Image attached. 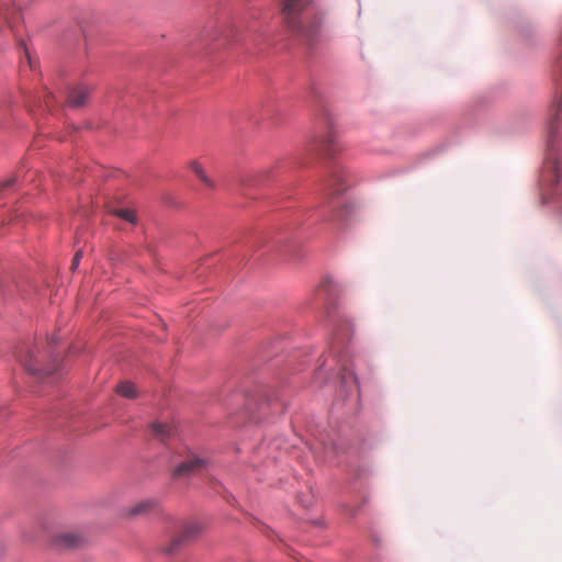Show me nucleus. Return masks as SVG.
<instances>
[{"label":"nucleus","mask_w":562,"mask_h":562,"mask_svg":"<svg viewBox=\"0 0 562 562\" xmlns=\"http://www.w3.org/2000/svg\"><path fill=\"white\" fill-rule=\"evenodd\" d=\"M288 26L301 35H308V23L314 18L312 0H283L282 9Z\"/></svg>","instance_id":"nucleus-1"},{"label":"nucleus","mask_w":562,"mask_h":562,"mask_svg":"<svg viewBox=\"0 0 562 562\" xmlns=\"http://www.w3.org/2000/svg\"><path fill=\"white\" fill-rule=\"evenodd\" d=\"M200 532V526L198 524L187 525L182 532L175 537L171 542L165 548L167 554L176 553L179 548L190 539L194 538Z\"/></svg>","instance_id":"nucleus-2"},{"label":"nucleus","mask_w":562,"mask_h":562,"mask_svg":"<svg viewBox=\"0 0 562 562\" xmlns=\"http://www.w3.org/2000/svg\"><path fill=\"white\" fill-rule=\"evenodd\" d=\"M551 116L548 123V130H549V144H552V138L558 130V124L562 120V91L560 95H555L552 109H551Z\"/></svg>","instance_id":"nucleus-3"},{"label":"nucleus","mask_w":562,"mask_h":562,"mask_svg":"<svg viewBox=\"0 0 562 562\" xmlns=\"http://www.w3.org/2000/svg\"><path fill=\"white\" fill-rule=\"evenodd\" d=\"M90 93L91 89L88 86H76L68 92L67 104L74 108L82 106L86 104Z\"/></svg>","instance_id":"nucleus-4"},{"label":"nucleus","mask_w":562,"mask_h":562,"mask_svg":"<svg viewBox=\"0 0 562 562\" xmlns=\"http://www.w3.org/2000/svg\"><path fill=\"white\" fill-rule=\"evenodd\" d=\"M38 349L36 347H31L26 350L25 355L21 359L24 368L31 372L32 374H42L46 373L48 374V371L43 370L37 366V358H38Z\"/></svg>","instance_id":"nucleus-5"},{"label":"nucleus","mask_w":562,"mask_h":562,"mask_svg":"<svg viewBox=\"0 0 562 562\" xmlns=\"http://www.w3.org/2000/svg\"><path fill=\"white\" fill-rule=\"evenodd\" d=\"M205 465H206V460H204L202 458L194 457V458H191L189 460L181 462L176 468L175 473L178 476L189 475V474H192V473L203 469Z\"/></svg>","instance_id":"nucleus-6"},{"label":"nucleus","mask_w":562,"mask_h":562,"mask_svg":"<svg viewBox=\"0 0 562 562\" xmlns=\"http://www.w3.org/2000/svg\"><path fill=\"white\" fill-rule=\"evenodd\" d=\"M345 176L340 167H335L331 170L330 179L327 184L328 194H339L345 190Z\"/></svg>","instance_id":"nucleus-7"},{"label":"nucleus","mask_w":562,"mask_h":562,"mask_svg":"<svg viewBox=\"0 0 562 562\" xmlns=\"http://www.w3.org/2000/svg\"><path fill=\"white\" fill-rule=\"evenodd\" d=\"M245 23L238 22L232 24L228 29L224 30L222 35L232 43H244L246 37L244 35Z\"/></svg>","instance_id":"nucleus-8"},{"label":"nucleus","mask_w":562,"mask_h":562,"mask_svg":"<svg viewBox=\"0 0 562 562\" xmlns=\"http://www.w3.org/2000/svg\"><path fill=\"white\" fill-rule=\"evenodd\" d=\"M158 506V502L153 498H147L138 502L128 509L130 516L144 515Z\"/></svg>","instance_id":"nucleus-9"},{"label":"nucleus","mask_w":562,"mask_h":562,"mask_svg":"<svg viewBox=\"0 0 562 562\" xmlns=\"http://www.w3.org/2000/svg\"><path fill=\"white\" fill-rule=\"evenodd\" d=\"M151 430L156 438L162 442L169 440L175 435L172 427L160 422L153 423Z\"/></svg>","instance_id":"nucleus-10"},{"label":"nucleus","mask_w":562,"mask_h":562,"mask_svg":"<svg viewBox=\"0 0 562 562\" xmlns=\"http://www.w3.org/2000/svg\"><path fill=\"white\" fill-rule=\"evenodd\" d=\"M193 173L210 189L215 188V182L206 175L204 167L198 160L190 164Z\"/></svg>","instance_id":"nucleus-11"},{"label":"nucleus","mask_w":562,"mask_h":562,"mask_svg":"<svg viewBox=\"0 0 562 562\" xmlns=\"http://www.w3.org/2000/svg\"><path fill=\"white\" fill-rule=\"evenodd\" d=\"M81 542V538L74 533H65L58 538V543L65 548L78 547Z\"/></svg>","instance_id":"nucleus-12"},{"label":"nucleus","mask_w":562,"mask_h":562,"mask_svg":"<svg viewBox=\"0 0 562 562\" xmlns=\"http://www.w3.org/2000/svg\"><path fill=\"white\" fill-rule=\"evenodd\" d=\"M116 392L126 398H134L136 396L135 385L128 381L123 382L120 385H117Z\"/></svg>","instance_id":"nucleus-13"},{"label":"nucleus","mask_w":562,"mask_h":562,"mask_svg":"<svg viewBox=\"0 0 562 562\" xmlns=\"http://www.w3.org/2000/svg\"><path fill=\"white\" fill-rule=\"evenodd\" d=\"M113 213H114L117 217H120V218H122V220H124V221H126V222H128V223L135 224V223L137 222L136 213H135V211H134V210H132V209H125V207H122V209H115V210L113 211Z\"/></svg>","instance_id":"nucleus-14"},{"label":"nucleus","mask_w":562,"mask_h":562,"mask_svg":"<svg viewBox=\"0 0 562 562\" xmlns=\"http://www.w3.org/2000/svg\"><path fill=\"white\" fill-rule=\"evenodd\" d=\"M335 136L334 134H329L324 140H322V143L319 144V146L328 154V155H334V148L333 146L335 145Z\"/></svg>","instance_id":"nucleus-15"},{"label":"nucleus","mask_w":562,"mask_h":562,"mask_svg":"<svg viewBox=\"0 0 562 562\" xmlns=\"http://www.w3.org/2000/svg\"><path fill=\"white\" fill-rule=\"evenodd\" d=\"M81 257H82L81 251H77L76 255L74 256V259H72V268L74 269H76L79 266Z\"/></svg>","instance_id":"nucleus-16"},{"label":"nucleus","mask_w":562,"mask_h":562,"mask_svg":"<svg viewBox=\"0 0 562 562\" xmlns=\"http://www.w3.org/2000/svg\"><path fill=\"white\" fill-rule=\"evenodd\" d=\"M342 340H344L342 334L337 333V334H336V336H335V342H334L333 348H334V349H337V348H338V345H339L340 342H342Z\"/></svg>","instance_id":"nucleus-17"},{"label":"nucleus","mask_w":562,"mask_h":562,"mask_svg":"<svg viewBox=\"0 0 562 562\" xmlns=\"http://www.w3.org/2000/svg\"><path fill=\"white\" fill-rule=\"evenodd\" d=\"M25 54H26L30 66L33 67V63H32V59H31V56H30V53L27 49H25Z\"/></svg>","instance_id":"nucleus-18"}]
</instances>
